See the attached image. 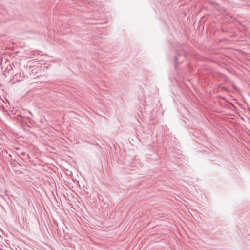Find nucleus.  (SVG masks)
Segmentation results:
<instances>
[{
  "instance_id": "f257e3e1",
  "label": "nucleus",
  "mask_w": 250,
  "mask_h": 250,
  "mask_svg": "<svg viewBox=\"0 0 250 250\" xmlns=\"http://www.w3.org/2000/svg\"><path fill=\"white\" fill-rule=\"evenodd\" d=\"M21 125L23 129L28 133H30L31 119L26 115H21Z\"/></svg>"
},
{
  "instance_id": "f03ea898",
  "label": "nucleus",
  "mask_w": 250,
  "mask_h": 250,
  "mask_svg": "<svg viewBox=\"0 0 250 250\" xmlns=\"http://www.w3.org/2000/svg\"><path fill=\"white\" fill-rule=\"evenodd\" d=\"M178 55H176L175 56V57H174V61H175V66L177 65V63H178Z\"/></svg>"
},
{
  "instance_id": "7ed1b4c3",
  "label": "nucleus",
  "mask_w": 250,
  "mask_h": 250,
  "mask_svg": "<svg viewBox=\"0 0 250 250\" xmlns=\"http://www.w3.org/2000/svg\"><path fill=\"white\" fill-rule=\"evenodd\" d=\"M20 75H21V76H23V77H25V73L24 72H23L22 73L21 72L20 73Z\"/></svg>"
},
{
  "instance_id": "20e7f679",
  "label": "nucleus",
  "mask_w": 250,
  "mask_h": 250,
  "mask_svg": "<svg viewBox=\"0 0 250 250\" xmlns=\"http://www.w3.org/2000/svg\"><path fill=\"white\" fill-rule=\"evenodd\" d=\"M11 68V66H10V68H8V67H7L6 68V69L8 71H10V69Z\"/></svg>"
},
{
  "instance_id": "39448f33",
  "label": "nucleus",
  "mask_w": 250,
  "mask_h": 250,
  "mask_svg": "<svg viewBox=\"0 0 250 250\" xmlns=\"http://www.w3.org/2000/svg\"><path fill=\"white\" fill-rule=\"evenodd\" d=\"M30 72H31V71H29L28 73L30 75H31V74Z\"/></svg>"
},
{
  "instance_id": "423d86ee",
  "label": "nucleus",
  "mask_w": 250,
  "mask_h": 250,
  "mask_svg": "<svg viewBox=\"0 0 250 250\" xmlns=\"http://www.w3.org/2000/svg\"><path fill=\"white\" fill-rule=\"evenodd\" d=\"M29 115H31V112L30 111H29Z\"/></svg>"
}]
</instances>
